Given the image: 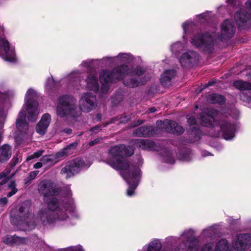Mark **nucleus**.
<instances>
[{
  "label": "nucleus",
  "mask_w": 251,
  "mask_h": 251,
  "mask_svg": "<svg viewBox=\"0 0 251 251\" xmlns=\"http://www.w3.org/2000/svg\"><path fill=\"white\" fill-rule=\"evenodd\" d=\"M61 251H84L82 246L78 245L61 249Z\"/></svg>",
  "instance_id": "40"
},
{
  "label": "nucleus",
  "mask_w": 251,
  "mask_h": 251,
  "mask_svg": "<svg viewBox=\"0 0 251 251\" xmlns=\"http://www.w3.org/2000/svg\"><path fill=\"white\" fill-rule=\"evenodd\" d=\"M114 119H115V121H119L120 123H126L129 121L131 118L129 116H121L119 118H115Z\"/></svg>",
  "instance_id": "41"
},
{
  "label": "nucleus",
  "mask_w": 251,
  "mask_h": 251,
  "mask_svg": "<svg viewBox=\"0 0 251 251\" xmlns=\"http://www.w3.org/2000/svg\"><path fill=\"white\" fill-rule=\"evenodd\" d=\"M19 162V158L17 156H13L12 159L11 161L10 165L11 167L13 168Z\"/></svg>",
  "instance_id": "45"
},
{
  "label": "nucleus",
  "mask_w": 251,
  "mask_h": 251,
  "mask_svg": "<svg viewBox=\"0 0 251 251\" xmlns=\"http://www.w3.org/2000/svg\"><path fill=\"white\" fill-rule=\"evenodd\" d=\"M133 134L138 137H150L156 134L155 129L153 126H142L133 131Z\"/></svg>",
  "instance_id": "19"
},
{
  "label": "nucleus",
  "mask_w": 251,
  "mask_h": 251,
  "mask_svg": "<svg viewBox=\"0 0 251 251\" xmlns=\"http://www.w3.org/2000/svg\"><path fill=\"white\" fill-rule=\"evenodd\" d=\"M115 123V119H113L111 120V121L110 122L103 124V127H106L110 123Z\"/></svg>",
  "instance_id": "61"
},
{
  "label": "nucleus",
  "mask_w": 251,
  "mask_h": 251,
  "mask_svg": "<svg viewBox=\"0 0 251 251\" xmlns=\"http://www.w3.org/2000/svg\"><path fill=\"white\" fill-rule=\"evenodd\" d=\"M143 123H144V121H143V120H137V121H135L134 124L132 126L134 127V126H137L138 125H140L142 124Z\"/></svg>",
  "instance_id": "55"
},
{
  "label": "nucleus",
  "mask_w": 251,
  "mask_h": 251,
  "mask_svg": "<svg viewBox=\"0 0 251 251\" xmlns=\"http://www.w3.org/2000/svg\"><path fill=\"white\" fill-rule=\"evenodd\" d=\"M234 86L241 91L251 90V83L238 80L234 83Z\"/></svg>",
  "instance_id": "29"
},
{
  "label": "nucleus",
  "mask_w": 251,
  "mask_h": 251,
  "mask_svg": "<svg viewBox=\"0 0 251 251\" xmlns=\"http://www.w3.org/2000/svg\"><path fill=\"white\" fill-rule=\"evenodd\" d=\"M81 65L85 67H90L91 65V62L89 60L84 61L81 63Z\"/></svg>",
  "instance_id": "52"
},
{
  "label": "nucleus",
  "mask_w": 251,
  "mask_h": 251,
  "mask_svg": "<svg viewBox=\"0 0 251 251\" xmlns=\"http://www.w3.org/2000/svg\"><path fill=\"white\" fill-rule=\"evenodd\" d=\"M137 186V184L130 185L127 189L126 194L128 196H131L134 194V190Z\"/></svg>",
  "instance_id": "42"
},
{
  "label": "nucleus",
  "mask_w": 251,
  "mask_h": 251,
  "mask_svg": "<svg viewBox=\"0 0 251 251\" xmlns=\"http://www.w3.org/2000/svg\"><path fill=\"white\" fill-rule=\"evenodd\" d=\"M209 13H204L198 16L199 20L201 23H204L208 20Z\"/></svg>",
  "instance_id": "43"
},
{
  "label": "nucleus",
  "mask_w": 251,
  "mask_h": 251,
  "mask_svg": "<svg viewBox=\"0 0 251 251\" xmlns=\"http://www.w3.org/2000/svg\"><path fill=\"white\" fill-rule=\"evenodd\" d=\"M214 83V81H209L208 83L206 84V87L213 85Z\"/></svg>",
  "instance_id": "64"
},
{
  "label": "nucleus",
  "mask_w": 251,
  "mask_h": 251,
  "mask_svg": "<svg viewBox=\"0 0 251 251\" xmlns=\"http://www.w3.org/2000/svg\"><path fill=\"white\" fill-rule=\"evenodd\" d=\"M101 125H97L91 128L90 130L91 131L94 132V133H98L99 131L101 130Z\"/></svg>",
  "instance_id": "48"
},
{
  "label": "nucleus",
  "mask_w": 251,
  "mask_h": 251,
  "mask_svg": "<svg viewBox=\"0 0 251 251\" xmlns=\"http://www.w3.org/2000/svg\"><path fill=\"white\" fill-rule=\"evenodd\" d=\"M83 79V77L80 76L79 74H77V76L76 77V79H77V81L80 82L81 80H82Z\"/></svg>",
  "instance_id": "58"
},
{
  "label": "nucleus",
  "mask_w": 251,
  "mask_h": 251,
  "mask_svg": "<svg viewBox=\"0 0 251 251\" xmlns=\"http://www.w3.org/2000/svg\"><path fill=\"white\" fill-rule=\"evenodd\" d=\"M236 0H227V2L230 4H234Z\"/></svg>",
  "instance_id": "63"
},
{
  "label": "nucleus",
  "mask_w": 251,
  "mask_h": 251,
  "mask_svg": "<svg viewBox=\"0 0 251 251\" xmlns=\"http://www.w3.org/2000/svg\"><path fill=\"white\" fill-rule=\"evenodd\" d=\"M165 161L166 163H170V164H173L175 162V161L173 158L171 157H170L169 159L165 160Z\"/></svg>",
  "instance_id": "57"
},
{
  "label": "nucleus",
  "mask_w": 251,
  "mask_h": 251,
  "mask_svg": "<svg viewBox=\"0 0 251 251\" xmlns=\"http://www.w3.org/2000/svg\"><path fill=\"white\" fill-rule=\"evenodd\" d=\"M234 20L238 25H242L251 20V13L245 9H240L235 13Z\"/></svg>",
  "instance_id": "18"
},
{
  "label": "nucleus",
  "mask_w": 251,
  "mask_h": 251,
  "mask_svg": "<svg viewBox=\"0 0 251 251\" xmlns=\"http://www.w3.org/2000/svg\"><path fill=\"white\" fill-rule=\"evenodd\" d=\"M156 123L158 126L163 125V128L168 133L179 135L182 134L184 131L182 126L173 121L168 120H166L163 122L158 121Z\"/></svg>",
  "instance_id": "12"
},
{
  "label": "nucleus",
  "mask_w": 251,
  "mask_h": 251,
  "mask_svg": "<svg viewBox=\"0 0 251 251\" xmlns=\"http://www.w3.org/2000/svg\"><path fill=\"white\" fill-rule=\"evenodd\" d=\"M188 25V24L186 22V23H184L182 24V28L183 29V30H184V31L185 32L186 31V26Z\"/></svg>",
  "instance_id": "60"
},
{
  "label": "nucleus",
  "mask_w": 251,
  "mask_h": 251,
  "mask_svg": "<svg viewBox=\"0 0 251 251\" xmlns=\"http://www.w3.org/2000/svg\"><path fill=\"white\" fill-rule=\"evenodd\" d=\"M7 199L5 197L2 198L0 199V203L1 204L5 205L7 203Z\"/></svg>",
  "instance_id": "56"
},
{
  "label": "nucleus",
  "mask_w": 251,
  "mask_h": 251,
  "mask_svg": "<svg viewBox=\"0 0 251 251\" xmlns=\"http://www.w3.org/2000/svg\"><path fill=\"white\" fill-rule=\"evenodd\" d=\"M44 151L43 150H39L35 152H34L31 156V159L33 158H38L39 156H41Z\"/></svg>",
  "instance_id": "49"
},
{
  "label": "nucleus",
  "mask_w": 251,
  "mask_h": 251,
  "mask_svg": "<svg viewBox=\"0 0 251 251\" xmlns=\"http://www.w3.org/2000/svg\"><path fill=\"white\" fill-rule=\"evenodd\" d=\"M7 189L9 191L7 194V197H11L17 192L18 189L16 188V184L15 181L11 180L9 182L8 184Z\"/></svg>",
  "instance_id": "34"
},
{
  "label": "nucleus",
  "mask_w": 251,
  "mask_h": 251,
  "mask_svg": "<svg viewBox=\"0 0 251 251\" xmlns=\"http://www.w3.org/2000/svg\"><path fill=\"white\" fill-rule=\"evenodd\" d=\"M43 165L42 162L40 161L34 165V168L35 169H39L42 167Z\"/></svg>",
  "instance_id": "53"
},
{
  "label": "nucleus",
  "mask_w": 251,
  "mask_h": 251,
  "mask_svg": "<svg viewBox=\"0 0 251 251\" xmlns=\"http://www.w3.org/2000/svg\"><path fill=\"white\" fill-rule=\"evenodd\" d=\"M176 75V72L174 70H167L161 75L160 80L161 83L166 86L168 85L172 78Z\"/></svg>",
  "instance_id": "24"
},
{
  "label": "nucleus",
  "mask_w": 251,
  "mask_h": 251,
  "mask_svg": "<svg viewBox=\"0 0 251 251\" xmlns=\"http://www.w3.org/2000/svg\"><path fill=\"white\" fill-rule=\"evenodd\" d=\"M65 191L66 192V196L68 197H71L72 195V193L70 189V186H67L65 187Z\"/></svg>",
  "instance_id": "51"
},
{
  "label": "nucleus",
  "mask_w": 251,
  "mask_h": 251,
  "mask_svg": "<svg viewBox=\"0 0 251 251\" xmlns=\"http://www.w3.org/2000/svg\"><path fill=\"white\" fill-rule=\"evenodd\" d=\"M132 145L142 150H151L154 147V143L148 139H136L132 141Z\"/></svg>",
  "instance_id": "21"
},
{
  "label": "nucleus",
  "mask_w": 251,
  "mask_h": 251,
  "mask_svg": "<svg viewBox=\"0 0 251 251\" xmlns=\"http://www.w3.org/2000/svg\"><path fill=\"white\" fill-rule=\"evenodd\" d=\"M132 60V58L130 54L121 53L116 57H103L101 60L105 65L108 66L112 65L114 64L122 63H129Z\"/></svg>",
  "instance_id": "14"
},
{
  "label": "nucleus",
  "mask_w": 251,
  "mask_h": 251,
  "mask_svg": "<svg viewBox=\"0 0 251 251\" xmlns=\"http://www.w3.org/2000/svg\"><path fill=\"white\" fill-rule=\"evenodd\" d=\"M40 194L44 196V201L47 204V208L41 209L38 214L37 220L44 225L52 224L57 221H64L68 218L66 211L72 207V201L69 205L63 206L59 203L56 198L49 199L50 196L57 195L60 189L50 180H44L38 186Z\"/></svg>",
  "instance_id": "1"
},
{
  "label": "nucleus",
  "mask_w": 251,
  "mask_h": 251,
  "mask_svg": "<svg viewBox=\"0 0 251 251\" xmlns=\"http://www.w3.org/2000/svg\"><path fill=\"white\" fill-rule=\"evenodd\" d=\"M84 166V161L82 159L76 158L66 163L64 167L61 170V175H66L68 178L78 173Z\"/></svg>",
  "instance_id": "9"
},
{
  "label": "nucleus",
  "mask_w": 251,
  "mask_h": 251,
  "mask_svg": "<svg viewBox=\"0 0 251 251\" xmlns=\"http://www.w3.org/2000/svg\"><path fill=\"white\" fill-rule=\"evenodd\" d=\"M70 152L67 151L66 149H63L61 151L57 152L54 156H55V160H58L59 158L67 156Z\"/></svg>",
  "instance_id": "39"
},
{
  "label": "nucleus",
  "mask_w": 251,
  "mask_h": 251,
  "mask_svg": "<svg viewBox=\"0 0 251 251\" xmlns=\"http://www.w3.org/2000/svg\"><path fill=\"white\" fill-rule=\"evenodd\" d=\"M214 251H230L229 243L226 239H221L214 244Z\"/></svg>",
  "instance_id": "26"
},
{
  "label": "nucleus",
  "mask_w": 251,
  "mask_h": 251,
  "mask_svg": "<svg viewBox=\"0 0 251 251\" xmlns=\"http://www.w3.org/2000/svg\"><path fill=\"white\" fill-rule=\"evenodd\" d=\"M216 232V230L213 226H211L203 230L201 235L203 236H206L211 238L215 234Z\"/></svg>",
  "instance_id": "36"
},
{
  "label": "nucleus",
  "mask_w": 251,
  "mask_h": 251,
  "mask_svg": "<svg viewBox=\"0 0 251 251\" xmlns=\"http://www.w3.org/2000/svg\"><path fill=\"white\" fill-rule=\"evenodd\" d=\"M3 28L0 26V56L5 60L14 62L15 53L14 49H10L9 42L2 37Z\"/></svg>",
  "instance_id": "8"
},
{
  "label": "nucleus",
  "mask_w": 251,
  "mask_h": 251,
  "mask_svg": "<svg viewBox=\"0 0 251 251\" xmlns=\"http://www.w3.org/2000/svg\"><path fill=\"white\" fill-rule=\"evenodd\" d=\"M202 155L203 156H208V155H211V154L209 152H207L206 151H202Z\"/></svg>",
  "instance_id": "59"
},
{
  "label": "nucleus",
  "mask_w": 251,
  "mask_h": 251,
  "mask_svg": "<svg viewBox=\"0 0 251 251\" xmlns=\"http://www.w3.org/2000/svg\"><path fill=\"white\" fill-rule=\"evenodd\" d=\"M85 81L86 82L87 89L93 91L95 93L98 91L99 89L98 80L95 75L93 74L89 75Z\"/></svg>",
  "instance_id": "22"
},
{
  "label": "nucleus",
  "mask_w": 251,
  "mask_h": 251,
  "mask_svg": "<svg viewBox=\"0 0 251 251\" xmlns=\"http://www.w3.org/2000/svg\"><path fill=\"white\" fill-rule=\"evenodd\" d=\"M25 240V238H21L19 236L14 235H7L3 238V242L8 245H19L23 243Z\"/></svg>",
  "instance_id": "25"
},
{
  "label": "nucleus",
  "mask_w": 251,
  "mask_h": 251,
  "mask_svg": "<svg viewBox=\"0 0 251 251\" xmlns=\"http://www.w3.org/2000/svg\"><path fill=\"white\" fill-rule=\"evenodd\" d=\"M80 109L84 112H89L97 105L96 96L90 93H85L79 100Z\"/></svg>",
  "instance_id": "10"
},
{
  "label": "nucleus",
  "mask_w": 251,
  "mask_h": 251,
  "mask_svg": "<svg viewBox=\"0 0 251 251\" xmlns=\"http://www.w3.org/2000/svg\"><path fill=\"white\" fill-rule=\"evenodd\" d=\"M101 140V138H97L93 141H92L89 143V145L90 146H93L98 144Z\"/></svg>",
  "instance_id": "50"
},
{
  "label": "nucleus",
  "mask_w": 251,
  "mask_h": 251,
  "mask_svg": "<svg viewBox=\"0 0 251 251\" xmlns=\"http://www.w3.org/2000/svg\"><path fill=\"white\" fill-rule=\"evenodd\" d=\"M146 80H138L136 78H132L130 80H124V83L125 85L129 87H135L140 85L144 84Z\"/></svg>",
  "instance_id": "31"
},
{
  "label": "nucleus",
  "mask_w": 251,
  "mask_h": 251,
  "mask_svg": "<svg viewBox=\"0 0 251 251\" xmlns=\"http://www.w3.org/2000/svg\"><path fill=\"white\" fill-rule=\"evenodd\" d=\"M11 171L10 168H6L3 172L0 173V185L5 184L16 174L15 171L10 175Z\"/></svg>",
  "instance_id": "27"
},
{
  "label": "nucleus",
  "mask_w": 251,
  "mask_h": 251,
  "mask_svg": "<svg viewBox=\"0 0 251 251\" xmlns=\"http://www.w3.org/2000/svg\"><path fill=\"white\" fill-rule=\"evenodd\" d=\"M16 126L19 131L25 133L28 129V125L25 121V112L22 110L16 120Z\"/></svg>",
  "instance_id": "20"
},
{
  "label": "nucleus",
  "mask_w": 251,
  "mask_h": 251,
  "mask_svg": "<svg viewBox=\"0 0 251 251\" xmlns=\"http://www.w3.org/2000/svg\"><path fill=\"white\" fill-rule=\"evenodd\" d=\"M62 132L69 135L72 133V129L71 128H65L62 130Z\"/></svg>",
  "instance_id": "54"
},
{
  "label": "nucleus",
  "mask_w": 251,
  "mask_h": 251,
  "mask_svg": "<svg viewBox=\"0 0 251 251\" xmlns=\"http://www.w3.org/2000/svg\"><path fill=\"white\" fill-rule=\"evenodd\" d=\"M235 30L232 22L229 20H226L221 25V34L218 38L222 41L229 39L234 36Z\"/></svg>",
  "instance_id": "11"
},
{
  "label": "nucleus",
  "mask_w": 251,
  "mask_h": 251,
  "mask_svg": "<svg viewBox=\"0 0 251 251\" xmlns=\"http://www.w3.org/2000/svg\"><path fill=\"white\" fill-rule=\"evenodd\" d=\"M50 121L51 116L49 114L46 113L43 115L36 126L37 133L41 135H44L50 124Z\"/></svg>",
  "instance_id": "17"
},
{
  "label": "nucleus",
  "mask_w": 251,
  "mask_h": 251,
  "mask_svg": "<svg viewBox=\"0 0 251 251\" xmlns=\"http://www.w3.org/2000/svg\"><path fill=\"white\" fill-rule=\"evenodd\" d=\"M200 251H214V243L210 242L205 244L201 247Z\"/></svg>",
  "instance_id": "37"
},
{
  "label": "nucleus",
  "mask_w": 251,
  "mask_h": 251,
  "mask_svg": "<svg viewBox=\"0 0 251 251\" xmlns=\"http://www.w3.org/2000/svg\"><path fill=\"white\" fill-rule=\"evenodd\" d=\"M7 111L5 108V103H0V125L2 126L7 117Z\"/></svg>",
  "instance_id": "32"
},
{
  "label": "nucleus",
  "mask_w": 251,
  "mask_h": 251,
  "mask_svg": "<svg viewBox=\"0 0 251 251\" xmlns=\"http://www.w3.org/2000/svg\"><path fill=\"white\" fill-rule=\"evenodd\" d=\"M36 97V92L32 89H28L25 97L26 101L25 106L28 113V119L32 122L37 120L38 115V112L37 111L38 103L34 100Z\"/></svg>",
  "instance_id": "7"
},
{
  "label": "nucleus",
  "mask_w": 251,
  "mask_h": 251,
  "mask_svg": "<svg viewBox=\"0 0 251 251\" xmlns=\"http://www.w3.org/2000/svg\"><path fill=\"white\" fill-rule=\"evenodd\" d=\"M56 114L62 118L75 119L77 117L80 112L77 110L76 100L68 95L60 97L58 99Z\"/></svg>",
  "instance_id": "4"
},
{
  "label": "nucleus",
  "mask_w": 251,
  "mask_h": 251,
  "mask_svg": "<svg viewBox=\"0 0 251 251\" xmlns=\"http://www.w3.org/2000/svg\"><path fill=\"white\" fill-rule=\"evenodd\" d=\"M156 109L155 107H151L149 109V111L150 113H154L155 111H156Z\"/></svg>",
  "instance_id": "62"
},
{
  "label": "nucleus",
  "mask_w": 251,
  "mask_h": 251,
  "mask_svg": "<svg viewBox=\"0 0 251 251\" xmlns=\"http://www.w3.org/2000/svg\"><path fill=\"white\" fill-rule=\"evenodd\" d=\"M128 66L122 65L114 68L111 72L103 70L100 75V80L102 83L101 92L106 94L109 91V82H116L124 78L128 73Z\"/></svg>",
  "instance_id": "5"
},
{
  "label": "nucleus",
  "mask_w": 251,
  "mask_h": 251,
  "mask_svg": "<svg viewBox=\"0 0 251 251\" xmlns=\"http://www.w3.org/2000/svg\"><path fill=\"white\" fill-rule=\"evenodd\" d=\"M19 215L18 217L21 219V221L22 222H24L26 227V230H32L34 229L36 226V223L33 220L30 221H26V219L29 217V209L27 207H25L24 205L21 206L19 209Z\"/></svg>",
  "instance_id": "16"
},
{
  "label": "nucleus",
  "mask_w": 251,
  "mask_h": 251,
  "mask_svg": "<svg viewBox=\"0 0 251 251\" xmlns=\"http://www.w3.org/2000/svg\"><path fill=\"white\" fill-rule=\"evenodd\" d=\"M77 145V142H74V143L70 144L68 146H67L64 149H66L67 151L69 152V150H74L76 148Z\"/></svg>",
  "instance_id": "44"
},
{
  "label": "nucleus",
  "mask_w": 251,
  "mask_h": 251,
  "mask_svg": "<svg viewBox=\"0 0 251 251\" xmlns=\"http://www.w3.org/2000/svg\"><path fill=\"white\" fill-rule=\"evenodd\" d=\"M128 68H129L128 67ZM129 69V68H128ZM145 73V70L141 67H137L136 68H132L130 71L128 70V73L126 75L130 74L131 75H135L137 76H140Z\"/></svg>",
  "instance_id": "35"
},
{
  "label": "nucleus",
  "mask_w": 251,
  "mask_h": 251,
  "mask_svg": "<svg viewBox=\"0 0 251 251\" xmlns=\"http://www.w3.org/2000/svg\"><path fill=\"white\" fill-rule=\"evenodd\" d=\"M217 114V111L211 108L204 110L202 114L198 115V118L201 120V124L203 126H212L215 129L219 128L223 133V136L226 140H230L234 137L235 126L226 119H221L220 121H215L213 116Z\"/></svg>",
  "instance_id": "3"
},
{
  "label": "nucleus",
  "mask_w": 251,
  "mask_h": 251,
  "mask_svg": "<svg viewBox=\"0 0 251 251\" xmlns=\"http://www.w3.org/2000/svg\"><path fill=\"white\" fill-rule=\"evenodd\" d=\"M39 173L38 171L31 172L29 175V180H32L34 179Z\"/></svg>",
  "instance_id": "47"
},
{
  "label": "nucleus",
  "mask_w": 251,
  "mask_h": 251,
  "mask_svg": "<svg viewBox=\"0 0 251 251\" xmlns=\"http://www.w3.org/2000/svg\"><path fill=\"white\" fill-rule=\"evenodd\" d=\"M215 37L214 35H209L207 33L204 34H199L193 37L191 43L199 49L209 53L213 50Z\"/></svg>",
  "instance_id": "6"
},
{
  "label": "nucleus",
  "mask_w": 251,
  "mask_h": 251,
  "mask_svg": "<svg viewBox=\"0 0 251 251\" xmlns=\"http://www.w3.org/2000/svg\"><path fill=\"white\" fill-rule=\"evenodd\" d=\"M187 122L190 125H195L197 123V120L194 117H190L188 118Z\"/></svg>",
  "instance_id": "46"
},
{
  "label": "nucleus",
  "mask_w": 251,
  "mask_h": 251,
  "mask_svg": "<svg viewBox=\"0 0 251 251\" xmlns=\"http://www.w3.org/2000/svg\"><path fill=\"white\" fill-rule=\"evenodd\" d=\"M183 47L180 42H177L171 46V50L174 53L179 52L182 50Z\"/></svg>",
  "instance_id": "38"
},
{
  "label": "nucleus",
  "mask_w": 251,
  "mask_h": 251,
  "mask_svg": "<svg viewBox=\"0 0 251 251\" xmlns=\"http://www.w3.org/2000/svg\"><path fill=\"white\" fill-rule=\"evenodd\" d=\"M12 154L11 147L8 144H4L0 147V162L3 163L7 161Z\"/></svg>",
  "instance_id": "23"
},
{
  "label": "nucleus",
  "mask_w": 251,
  "mask_h": 251,
  "mask_svg": "<svg viewBox=\"0 0 251 251\" xmlns=\"http://www.w3.org/2000/svg\"><path fill=\"white\" fill-rule=\"evenodd\" d=\"M207 101L211 103H223L225 102L224 97L217 94L209 95L207 98Z\"/></svg>",
  "instance_id": "28"
},
{
  "label": "nucleus",
  "mask_w": 251,
  "mask_h": 251,
  "mask_svg": "<svg viewBox=\"0 0 251 251\" xmlns=\"http://www.w3.org/2000/svg\"><path fill=\"white\" fill-rule=\"evenodd\" d=\"M134 153L133 147L124 145L115 146L109 151L106 162L113 169L121 170L122 176L129 184L130 179H136L140 175L141 171L134 166H129L124 156H131Z\"/></svg>",
  "instance_id": "2"
},
{
  "label": "nucleus",
  "mask_w": 251,
  "mask_h": 251,
  "mask_svg": "<svg viewBox=\"0 0 251 251\" xmlns=\"http://www.w3.org/2000/svg\"><path fill=\"white\" fill-rule=\"evenodd\" d=\"M40 161L43 165L47 164L50 166H53L58 161L55 160V156L53 154L44 155L41 158Z\"/></svg>",
  "instance_id": "30"
},
{
  "label": "nucleus",
  "mask_w": 251,
  "mask_h": 251,
  "mask_svg": "<svg viewBox=\"0 0 251 251\" xmlns=\"http://www.w3.org/2000/svg\"><path fill=\"white\" fill-rule=\"evenodd\" d=\"M161 247L160 242L158 240H154L150 243L147 251H159Z\"/></svg>",
  "instance_id": "33"
},
{
  "label": "nucleus",
  "mask_w": 251,
  "mask_h": 251,
  "mask_svg": "<svg viewBox=\"0 0 251 251\" xmlns=\"http://www.w3.org/2000/svg\"><path fill=\"white\" fill-rule=\"evenodd\" d=\"M251 243V235L249 234H241L237 236L236 241L233 243L234 248L240 251L247 250Z\"/></svg>",
  "instance_id": "13"
},
{
  "label": "nucleus",
  "mask_w": 251,
  "mask_h": 251,
  "mask_svg": "<svg viewBox=\"0 0 251 251\" xmlns=\"http://www.w3.org/2000/svg\"><path fill=\"white\" fill-rule=\"evenodd\" d=\"M198 59L199 56L197 52L190 50L181 55L179 62L182 67H189L196 63Z\"/></svg>",
  "instance_id": "15"
}]
</instances>
